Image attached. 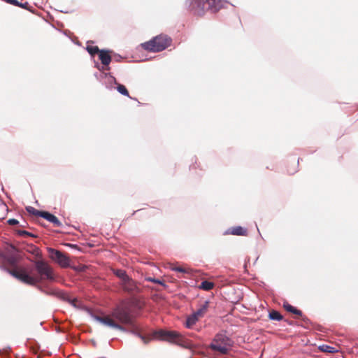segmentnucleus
Instances as JSON below:
<instances>
[{
  "mask_svg": "<svg viewBox=\"0 0 358 358\" xmlns=\"http://www.w3.org/2000/svg\"><path fill=\"white\" fill-rule=\"evenodd\" d=\"M117 90L122 95L129 96V92L123 85L118 84L117 86Z\"/></svg>",
  "mask_w": 358,
  "mask_h": 358,
  "instance_id": "21",
  "label": "nucleus"
},
{
  "mask_svg": "<svg viewBox=\"0 0 358 358\" xmlns=\"http://www.w3.org/2000/svg\"><path fill=\"white\" fill-rule=\"evenodd\" d=\"M175 271L180 272V273H187V270L181 266H176L172 268Z\"/></svg>",
  "mask_w": 358,
  "mask_h": 358,
  "instance_id": "23",
  "label": "nucleus"
},
{
  "mask_svg": "<svg viewBox=\"0 0 358 358\" xmlns=\"http://www.w3.org/2000/svg\"><path fill=\"white\" fill-rule=\"evenodd\" d=\"M213 286L214 284L213 282L208 280H204L201 283L199 287L203 290L209 291L213 289Z\"/></svg>",
  "mask_w": 358,
  "mask_h": 358,
  "instance_id": "17",
  "label": "nucleus"
},
{
  "mask_svg": "<svg viewBox=\"0 0 358 358\" xmlns=\"http://www.w3.org/2000/svg\"><path fill=\"white\" fill-rule=\"evenodd\" d=\"M269 318L272 320L280 321L282 320V316L279 312L273 310L269 313Z\"/></svg>",
  "mask_w": 358,
  "mask_h": 358,
  "instance_id": "19",
  "label": "nucleus"
},
{
  "mask_svg": "<svg viewBox=\"0 0 358 358\" xmlns=\"http://www.w3.org/2000/svg\"><path fill=\"white\" fill-rule=\"evenodd\" d=\"M146 280L148 281L153 282L155 283H158V284H160V285H164L163 282L161 280H158V279H155V278H146Z\"/></svg>",
  "mask_w": 358,
  "mask_h": 358,
  "instance_id": "24",
  "label": "nucleus"
},
{
  "mask_svg": "<svg viewBox=\"0 0 358 358\" xmlns=\"http://www.w3.org/2000/svg\"><path fill=\"white\" fill-rule=\"evenodd\" d=\"M11 275L21 282L36 286L41 292L48 295H55L57 291L45 285L43 282L55 281V275L52 268L43 260L34 262V268L29 269L20 268L9 271Z\"/></svg>",
  "mask_w": 358,
  "mask_h": 358,
  "instance_id": "1",
  "label": "nucleus"
},
{
  "mask_svg": "<svg viewBox=\"0 0 358 358\" xmlns=\"http://www.w3.org/2000/svg\"><path fill=\"white\" fill-rule=\"evenodd\" d=\"M318 349L321 352L331 353V354L338 352V350L336 348H335L332 346L328 345H324V344L320 345L318 347Z\"/></svg>",
  "mask_w": 358,
  "mask_h": 358,
  "instance_id": "13",
  "label": "nucleus"
},
{
  "mask_svg": "<svg viewBox=\"0 0 358 358\" xmlns=\"http://www.w3.org/2000/svg\"><path fill=\"white\" fill-rule=\"evenodd\" d=\"M153 338L166 341L185 348H189L187 341L178 332L174 331L159 330L153 333Z\"/></svg>",
  "mask_w": 358,
  "mask_h": 358,
  "instance_id": "4",
  "label": "nucleus"
},
{
  "mask_svg": "<svg viewBox=\"0 0 358 358\" xmlns=\"http://www.w3.org/2000/svg\"><path fill=\"white\" fill-rule=\"evenodd\" d=\"M86 49L92 56H94L95 54H99L101 51L97 46L90 45L89 42L87 43Z\"/></svg>",
  "mask_w": 358,
  "mask_h": 358,
  "instance_id": "16",
  "label": "nucleus"
},
{
  "mask_svg": "<svg viewBox=\"0 0 358 358\" xmlns=\"http://www.w3.org/2000/svg\"><path fill=\"white\" fill-rule=\"evenodd\" d=\"M8 222L10 225H15L18 223V221L15 219H10V220H8Z\"/></svg>",
  "mask_w": 358,
  "mask_h": 358,
  "instance_id": "27",
  "label": "nucleus"
},
{
  "mask_svg": "<svg viewBox=\"0 0 358 358\" xmlns=\"http://www.w3.org/2000/svg\"><path fill=\"white\" fill-rule=\"evenodd\" d=\"M284 308L288 312L292 313L299 316L302 315V312L300 310L296 309L295 307L289 303L284 304Z\"/></svg>",
  "mask_w": 358,
  "mask_h": 358,
  "instance_id": "15",
  "label": "nucleus"
},
{
  "mask_svg": "<svg viewBox=\"0 0 358 358\" xmlns=\"http://www.w3.org/2000/svg\"><path fill=\"white\" fill-rule=\"evenodd\" d=\"M99 58L101 60L103 66L100 67V65L96 64V68L100 71H109V64L112 60V58L109 54V51L106 50H101L100 52L99 53Z\"/></svg>",
  "mask_w": 358,
  "mask_h": 358,
  "instance_id": "8",
  "label": "nucleus"
},
{
  "mask_svg": "<svg viewBox=\"0 0 358 358\" xmlns=\"http://www.w3.org/2000/svg\"><path fill=\"white\" fill-rule=\"evenodd\" d=\"M106 76L108 78V82H110V83H115V84H116V83H116V80H115V78L113 76H110V75H109V76H107V74H106Z\"/></svg>",
  "mask_w": 358,
  "mask_h": 358,
  "instance_id": "25",
  "label": "nucleus"
},
{
  "mask_svg": "<svg viewBox=\"0 0 358 358\" xmlns=\"http://www.w3.org/2000/svg\"><path fill=\"white\" fill-rule=\"evenodd\" d=\"M122 286L124 291L130 294H134L138 291V287L136 282L129 277L125 281L122 282Z\"/></svg>",
  "mask_w": 358,
  "mask_h": 358,
  "instance_id": "9",
  "label": "nucleus"
},
{
  "mask_svg": "<svg viewBox=\"0 0 358 358\" xmlns=\"http://www.w3.org/2000/svg\"><path fill=\"white\" fill-rule=\"evenodd\" d=\"M208 308V301H206L200 306L198 310L193 313L199 319L204 316Z\"/></svg>",
  "mask_w": 358,
  "mask_h": 358,
  "instance_id": "11",
  "label": "nucleus"
},
{
  "mask_svg": "<svg viewBox=\"0 0 358 358\" xmlns=\"http://www.w3.org/2000/svg\"><path fill=\"white\" fill-rule=\"evenodd\" d=\"M228 4L225 0H186V6L194 15L201 16L206 10L218 11Z\"/></svg>",
  "mask_w": 358,
  "mask_h": 358,
  "instance_id": "3",
  "label": "nucleus"
},
{
  "mask_svg": "<svg viewBox=\"0 0 358 358\" xmlns=\"http://www.w3.org/2000/svg\"><path fill=\"white\" fill-rule=\"evenodd\" d=\"M171 40L166 36L159 35L150 41L142 44V47L148 51L160 52L166 49L170 44Z\"/></svg>",
  "mask_w": 358,
  "mask_h": 358,
  "instance_id": "5",
  "label": "nucleus"
},
{
  "mask_svg": "<svg viewBox=\"0 0 358 358\" xmlns=\"http://www.w3.org/2000/svg\"><path fill=\"white\" fill-rule=\"evenodd\" d=\"M231 345L232 342L228 336L224 334H217L210 344V348L213 350L225 355L228 352Z\"/></svg>",
  "mask_w": 358,
  "mask_h": 358,
  "instance_id": "6",
  "label": "nucleus"
},
{
  "mask_svg": "<svg viewBox=\"0 0 358 358\" xmlns=\"http://www.w3.org/2000/svg\"><path fill=\"white\" fill-rule=\"evenodd\" d=\"M198 320L199 318L192 313L187 317L185 326L187 329H192Z\"/></svg>",
  "mask_w": 358,
  "mask_h": 358,
  "instance_id": "12",
  "label": "nucleus"
},
{
  "mask_svg": "<svg viewBox=\"0 0 358 358\" xmlns=\"http://www.w3.org/2000/svg\"><path fill=\"white\" fill-rule=\"evenodd\" d=\"M41 217L52 223L55 227H59L62 226V222L59 220V219L54 215L47 211H43V213L41 215Z\"/></svg>",
  "mask_w": 358,
  "mask_h": 358,
  "instance_id": "10",
  "label": "nucleus"
},
{
  "mask_svg": "<svg viewBox=\"0 0 358 358\" xmlns=\"http://www.w3.org/2000/svg\"><path fill=\"white\" fill-rule=\"evenodd\" d=\"M26 209H27V212L29 213L30 214H32V215H34L36 216H39V217H41V215L43 213V211L36 210L34 207H31V206H28L26 208Z\"/></svg>",
  "mask_w": 358,
  "mask_h": 358,
  "instance_id": "20",
  "label": "nucleus"
},
{
  "mask_svg": "<svg viewBox=\"0 0 358 358\" xmlns=\"http://www.w3.org/2000/svg\"><path fill=\"white\" fill-rule=\"evenodd\" d=\"M229 233L233 235L243 236L246 234L247 230L241 227H236L229 229Z\"/></svg>",
  "mask_w": 358,
  "mask_h": 358,
  "instance_id": "14",
  "label": "nucleus"
},
{
  "mask_svg": "<svg viewBox=\"0 0 358 358\" xmlns=\"http://www.w3.org/2000/svg\"><path fill=\"white\" fill-rule=\"evenodd\" d=\"M95 319L105 326L120 331H125V328L121 324L128 325L133 324L132 315L129 310L125 307H117L112 311L110 315L96 316Z\"/></svg>",
  "mask_w": 358,
  "mask_h": 358,
  "instance_id": "2",
  "label": "nucleus"
},
{
  "mask_svg": "<svg viewBox=\"0 0 358 358\" xmlns=\"http://www.w3.org/2000/svg\"><path fill=\"white\" fill-rule=\"evenodd\" d=\"M19 234L22 236H31V234L26 231H19Z\"/></svg>",
  "mask_w": 358,
  "mask_h": 358,
  "instance_id": "28",
  "label": "nucleus"
},
{
  "mask_svg": "<svg viewBox=\"0 0 358 358\" xmlns=\"http://www.w3.org/2000/svg\"><path fill=\"white\" fill-rule=\"evenodd\" d=\"M6 1L15 6L20 5V3L17 0H6Z\"/></svg>",
  "mask_w": 358,
  "mask_h": 358,
  "instance_id": "26",
  "label": "nucleus"
},
{
  "mask_svg": "<svg viewBox=\"0 0 358 358\" xmlns=\"http://www.w3.org/2000/svg\"><path fill=\"white\" fill-rule=\"evenodd\" d=\"M133 333L136 335L137 336H138L139 338H141V339L142 340V341L144 343H148L150 338H146L145 336L141 335L140 333H138L136 331H134Z\"/></svg>",
  "mask_w": 358,
  "mask_h": 358,
  "instance_id": "22",
  "label": "nucleus"
},
{
  "mask_svg": "<svg viewBox=\"0 0 358 358\" xmlns=\"http://www.w3.org/2000/svg\"><path fill=\"white\" fill-rule=\"evenodd\" d=\"M27 5H28V3L26 2L24 3H20V5H18L17 6L25 8Z\"/></svg>",
  "mask_w": 358,
  "mask_h": 358,
  "instance_id": "29",
  "label": "nucleus"
},
{
  "mask_svg": "<svg viewBox=\"0 0 358 358\" xmlns=\"http://www.w3.org/2000/svg\"><path fill=\"white\" fill-rule=\"evenodd\" d=\"M115 274L116 276H117L121 281H125L126 279L129 277L127 274L126 273L125 271L122 269H117L115 271Z\"/></svg>",
  "mask_w": 358,
  "mask_h": 358,
  "instance_id": "18",
  "label": "nucleus"
},
{
  "mask_svg": "<svg viewBox=\"0 0 358 358\" xmlns=\"http://www.w3.org/2000/svg\"><path fill=\"white\" fill-rule=\"evenodd\" d=\"M50 257L57 262L62 267H67L69 266V259L59 250L55 249H49Z\"/></svg>",
  "mask_w": 358,
  "mask_h": 358,
  "instance_id": "7",
  "label": "nucleus"
}]
</instances>
